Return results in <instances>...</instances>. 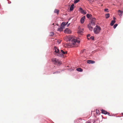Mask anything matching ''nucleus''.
Instances as JSON below:
<instances>
[{
	"label": "nucleus",
	"instance_id": "14",
	"mask_svg": "<svg viewBox=\"0 0 123 123\" xmlns=\"http://www.w3.org/2000/svg\"><path fill=\"white\" fill-rule=\"evenodd\" d=\"M85 21V16L83 17L80 19V22L81 23H83Z\"/></svg>",
	"mask_w": 123,
	"mask_h": 123
},
{
	"label": "nucleus",
	"instance_id": "42",
	"mask_svg": "<svg viewBox=\"0 0 123 123\" xmlns=\"http://www.w3.org/2000/svg\"><path fill=\"white\" fill-rule=\"evenodd\" d=\"M58 41H57V42H58Z\"/></svg>",
	"mask_w": 123,
	"mask_h": 123
},
{
	"label": "nucleus",
	"instance_id": "32",
	"mask_svg": "<svg viewBox=\"0 0 123 123\" xmlns=\"http://www.w3.org/2000/svg\"><path fill=\"white\" fill-rule=\"evenodd\" d=\"M60 73V72L57 71V72H54L53 73V74H55V73Z\"/></svg>",
	"mask_w": 123,
	"mask_h": 123
},
{
	"label": "nucleus",
	"instance_id": "13",
	"mask_svg": "<svg viewBox=\"0 0 123 123\" xmlns=\"http://www.w3.org/2000/svg\"><path fill=\"white\" fill-rule=\"evenodd\" d=\"M79 11L82 14H85V12L81 8H80L79 9Z\"/></svg>",
	"mask_w": 123,
	"mask_h": 123
},
{
	"label": "nucleus",
	"instance_id": "18",
	"mask_svg": "<svg viewBox=\"0 0 123 123\" xmlns=\"http://www.w3.org/2000/svg\"><path fill=\"white\" fill-rule=\"evenodd\" d=\"M61 53H62V54L63 56L64 55L66 54L67 53V51H64L63 50H61Z\"/></svg>",
	"mask_w": 123,
	"mask_h": 123
},
{
	"label": "nucleus",
	"instance_id": "1",
	"mask_svg": "<svg viewBox=\"0 0 123 123\" xmlns=\"http://www.w3.org/2000/svg\"><path fill=\"white\" fill-rule=\"evenodd\" d=\"M75 38V37L72 36L69 37V41L70 42L68 43V45L71 47H77L79 45L80 41H77Z\"/></svg>",
	"mask_w": 123,
	"mask_h": 123
},
{
	"label": "nucleus",
	"instance_id": "4",
	"mask_svg": "<svg viewBox=\"0 0 123 123\" xmlns=\"http://www.w3.org/2000/svg\"><path fill=\"white\" fill-rule=\"evenodd\" d=\"M52 61L55 64H57L58 66L60 65L62 63L61 61L55 58H53L52 59Z\"/></svg>",
	"mask_w": 123,
	"mask_h": 123
},
{
	"label": "nucleus",
	"instance_id": "6",
	"mask_svg": "<svg viewBox=\"0 0 123 123\" xmlns=\"http://www.w3.org/2000/svg\"><path fill=\"white\" fill-rule=\"evenodd\" d=\"M64 32L66 33L70 34L71 33V31L69 29L67 28L64 31Z\"/></svg>",
	"mask_w": 123,
	"mask_h": 123
},
{
	"label": "nucleus",
	"instance_id": "29",
	"mask_svg": "<svg viewBox=\"0 0 123 123\" xmlns=\"http://www.w3.org/2000/svg\"><path fill=\"white\" fill-rule=\"evenodd\" d=\"M108 9L107 8H105L104 9V11L106 12H108L109 11H108Z\"/></svg>",
	"mask_w": 123,
	"mask_h": 123
},
{
	"label": "nucleus",
	"instance_id": "35",
	"mask_svg": "<svg viewBox=\"0 0 123 123\" xmlns=\"http://www.w3.org/2000/svg\"><path fill=\"white\" fill-rule=\"evenodd\" d=\"M113 20H115V19H116V18L115 17H113Z\"/></svg>",
	"mask_w": 123,
	"mask_h": 123
},
{
	"label": "nucleus",
	"instance_id": "2",
	"mask_svg": "<svg viewBox=\"0 0 123 123\" xmlns=\"http://www.w3.org/2000/svg\"><path fill=\"white\" fill-rule=\"evenodd\" d=\"M75 38V37L72 36L69 37V41L70 42L68 43V45L71 47H77L79 45L80 41H77Z\"/></svg>",
	"mask_w": 123,
	"mask_h": 123
},
{
	"label": "nucleus",
	"instance_id": "19",
	"mask_svg": "<svg viewBox=\"0 0 123 123\" xmlns=\"http://www.w3.org/2000/svg\"><path fill=\"white\" fill-rule=\"evenodd\" d=\"M74 4H72L71 5V7L70 8V10L72 11L73 9L74 8Z\"/></svg>",
	"mask_w": 123,
	"mask_h": 123
},
{
	"label": "nucleus",
	"instance_id": "36",
	"mask_svg": "<svg viewBox=\"0 0 123 123\" xmlns=\"http://www.w3.org/2000/svg\"><path fill=\"white\" fill-rule=\"evenodd\" d=\"M87 39L88 40H89L90 39V38H89L88 37H87Z\"/></svg>",
	"mask_w": 123,
	"mask_h": 123
},
{
	"label": "nucleus",
	"instance_id": "31",
	"mask_svg": "<svg viewBox=\"0 0 123 123\" xmlns=\"http://www.w3.org/2000/svg\"><path fill=\"white\" fill-rule=\"evenodd\" d=\"M86 123H91V121L90 120H88L86 122Z\"/></svg>",
	"mask_w": 123,
	"mask_h": 123
},
{
	"label": "nucleus",
	"instance_id": "5",
	"mask_svg": "<svg viewBox=\"0 0 123 123\" xmlns=\"http://www.w3.org/2000/svg\"><path fill=\"white\" fill-rule=\"evenodd\" d=\"M92 26L91 25V24L90 23H89L88 25V27L89 30L91 31H92L93 30Z\"/></svg>",
	"mask_w": 123,
	"mask_h": 123
},
{
	"label": "nucleus",
	"instance_id": "30",
	"mask_svg": "<svg viewBox=\"0 0 123 123\" xmlns=\"http://www.w3.org/2000/svg\"><path fill=\"white\" fill-rule=\"evenodd\" d=\"M118 11H119L120 13H121V16H122V13H123V11H122L120 10H118Z\"/></svg>",
	"mask_w": 123,
	"mask_h": 123
},
{
	"label": "nucleus",
	"instance_id": "27",
	"mask_svg": "<svg viewBox=\"0 0 123 123\" xmlns=\"http://www.w3.org/2000/svg\"><path fill=\"white\" fill-rule=\"evenodd\" d=\"M90 39H91L92 40H94V37L93 36H91L90 37Z\"/></svg>",
	"mask_w": 123,
	"mask_h": 123
},
{
	"label": "nucleus",
	"instance_id": "8",
	"mask_svg": "<svg viewBox=\"0 0 123 123\" xmlns=\"http://www.w3.org/2000/svg\"><path fill=\"white\" fill-rule=\"evenodd\" d=\"M87 62L88 63L90 64H93L95 62V61L93 60H88L87 61Z\"/></svg>",
	"mask_w": 123,
	"mask_h": 123
},
{
	"label": "nucleus",
	"instance_id": "33",
	"mask_svg": "<svg viewBox=\"0 0 123 123\" xmlns=\"http://www.w3.org/2000/svg\"><path fill=\"white\" fill-rule=\"evenodd\" d=\"M91 36V35L90 34H88L87 36V37H90Z\"/></svg>",
	"mask_w": 123,
	"mask_h": 123
},
{
	"label": "nucleus",
	"instance_id": "23",
	"mask_svg": "<svg viewBox=\"0 0 123 123\" xmlns=\"http://www.w3.org/2000/svg\"><path fill=\"white\" fill-rule=\"evenodd\" d=\"M79 72H82V70L81 68H79L76 69Z\"/></svg>",
	"mask_w": 123,
	"mask_h": 123
},
{
	"label": "nucleus",
	"instance_id": "7",
	"mask_svg": "<svg viewBox=\"0 0 123 123\" xmlns=\"http://www.w3.org/2000/svg\"><path fill=\"white\" fill-rule=\"evenodd\" d=\"M54 49L55 50V52L57 54L59 52V49H58L57 47H56V46H55L54 47Z\"/></svg>",
	"mask_w": 123,
	"mask_h": 123
},
{
	"label": "nucleus",
	"instance_id": "38",
	"mask_svg": "<svg viewBox=\"0 0 123 123\" xmlns=\"http://www.w3.org/2000/svg\"><path fill=\"white\" fill-rule=\"evenodd\" d=\"M79 120V119H77L76 121H78Z\"/></svg>",
	"mask_w": 123,
	"mask_h": 123
},
{
	"label": "nucleus",
	"instance_id": "44",
	"mask_svg": "<svg viewBox=\"0 0 123 123\" xmlns=\"http://www.w3.org/2000/svg\"><path fill=\"white\" fill-rule=\"evenodd\" d=\"M122 114L123 115V113Z\"/></svg>",
	"mask_w": 123,
	"mask_h": 123
},
{
	"label": "nucleus",
	"instance_id": "3",
	"mask_svg": "<svg viewBox=\"0 0 123 123\" xmlns=\"http://www.w3.org/2000/svg\"><path fill=\"white\" fill-rule=\"evenodd\" d=\"M101 30V28L100 26L97 25L93 29V31L95 34H98Z\"/></svg>",
	"mask_w": 123,
	"mask_h": 123
},
{
	"label": "nucleus",
	"instance_id": "17",
	"mask_svg": "<svg viewBox=\"0 0 123 123\" xmlns=\"http://www.w3.org/2000/svg\"><path fill=\"white\" fill-rule=\"evenodd\" d=\"M84 31V29H82L81 30H80L79 31H78V33H80V34H82V33H83V31Z\"/></svg>",
	"mask_w": 123,
	"mask_h": 123
},
{
	"label": "nucleus",
	"instance_id": "37",
	"mask_svg": "<svg viewBox=\"0 0 123 123\" xmlns=\"http://www.w3.org/2000/svg\"><path fill=\"white\" fill-rule=\"evenodd\" d=\"M95 120L93 121V123H95Z\"/></svg>",
	"mask_w": 123,
	"mask_h": 123
},
{
	"label": "nucleus",
	"instance_id": "40",
	"mask_svg": "<svg viewBox=\"0 0 123 123\" xmlns=\"http://www.w3.org/2000/svg\"><path fill=\"white\" fill-rule=\"evenodd\" d=\"M121 16H121V14H120V16L121 17Z\"/></svg>",
	"mask_w": 123,
	"mask_h": 123
},
{
	"label": "nucleus",
	"instance_id": "10",
	"mask_svg": "<svg viewBox=\"0 0 123 123\" xmlns=\"http://www.w3.org/2000/svg\"><path fill=\"white\" fill-rule=\"evenodd\" d=\"M57 55L58 56L61 57H63L64 56L62 54V53H61V51L60 52H59L58 53L57 55Z\"/></svg>",
	"mask_w": 123,
	"mask_h": 123
},
{
	"label": "nucleus",
	"instance_id": "16",
	"mask_svg": "<svg viewBox=\"0 0 123 123\" xmlns=\"http://www.w3.org/2000/svg\"><path fill=\"white\" fill-rule=\"evenodd\" d=\"M92 15L90 14H87L86 15V17L89 19H90L91 18Z\"/></svg>",
	"mask_w": 123,
	"mask_h": 123
},
{
	"label": "nucleus",
	"instance_id": "41",
	"mask_svg": "<svg viewBox=\"0 0 123 123\" xmlns=\"http://www.w3.org/2000/svg\"><path fill=\"white\" fill-rule=\"evenodd\" d=\"M58 43H60V42H59L58 41Z\"/></svg>",
	"mask_w": 123,
	"mask_h": 123
},
{
	"label": "nucleus",
	"instance_id": "11",
	"mask_svg": "<svg viewBox=\"0 0 123 123\" xmlns=\"http://www.w3.org/2000/svg\"><path fill=\"white\" fill-rule=\"evenodd\" d=\"M68 23V22H67L66 23L65 22H63L61 24V26L64 28V26L66 25Z\"/></svg>",
	"mask_w": 123,
	"mask_h": 123
},
{
	"label": "nucleus",
	"instance_id": "25",
	"mask_svg": "<svg viewBox=\"0 0 123 123\" xmlns=\"http://www.w3.org/2000/svg\"><path fill=\"white\" fill-rule=\"evenodd\" d=\"M54 34V32H51L50 33L49 35L50 36H52Z\"/></svg>",
	"mask_w": 123,
	"mask_h": 123
},
{
	"label": "nucleus",
	"instance_id": "24",
	"mask_svg": "<svg viewBox=\"0 0 123 123\" xmlns=\"http://www.w3.org/2000/svg\"><path fill=\"white\" fill-rule=\"evenodd\" d=\"M96 20V18H92L91 19V21L95 22Z\"/></svg>",
	"mask_w": 123,
	"mask_h": 123
},
{
	"label": "nucleus",
	"instance_id": "43",
	"mask_svg": "<svg viewBox=\"0 0 123 123\" xmlns=\"http://www.w3.org/2000/svg\"><path fill=\"white\" fill-rule=\"evenodd\" d=\"M54 25V24H53V25Z\"/></svg>",
	"mask_w": 123,
	"mask_h": 123
},
{
	"label": "nucleus",
	"instance_id": "28",
	"mask_svg": "<svg viewBox=\"0 0 123 123\" xmlns=\"http://www.w3.org/2000/svg\"><path fill=\"white\" fill-rule=\"evenodd\" d=\"M79 1V0H74V3H76L78 2Z\"/></svg>",
	"mask_w": 123,
	"mask_h": 123
},
{
	"label": "nucleus",
	"instance_id": "39",
	"mask_svg": "<svg viewBox=\"0 0 123 123\" xmlns=\"http://www.w3.org/2000/svg\"><path fill=\"white\" fill-rule=\"evenodd\" d=\"M86 12L85 11V14H86Z\"/></svg>",
	"mask_w": 123,
	"mask_h": 123
},
{
	"label": "nucleus",
	"instance_id": "15",
	"mask_svg": "<svg viewBox=\"0 0 123 123\" xmlns=\"http://www.w3.org/2000/svg\"><path fill=\"white\" fill-rule=\"evenodd\" d=\"M115 22L116 21L115 20H112L111 23L110 24V25L111 26H113L115 23Z\"/></svg>",
	"mask_w": 123,
	"mask_h": 123
},
{
	"label": "nucleus",
	"instance_id": "9",
	"mask_svg": "<svg viewBox=\"0 0 123 123\" xmlns=\"http://www.w3.org/2000/svg\"><path fill=\"white\" fill-rule=\"evenodd\" d=\"M102 112V113L105 115H106L107 114V112L106 111L102 109L101 110Z\"/></svg>",
	"mask_w": 123,
	"mask_h": 123
},
{
	"label": "nucleus",
	"instance_id": "34",
	"mask_svg": "<svg viewBox=\"0 0 123 123\" xmlns=\"http://www.w3.org/2000/svg\"><path fill=\"white\" fill-rule=\"evenodd\" d=\"M107 115H108V116H110V113H109V112H107Z\"/></svg>",
	"mask_w": 123,
	"mask_h": 123
},
{
	"label": "nucleus",
	"instance_id": "21",
	"mask_svg": "<svg viewBox=\"0 0 123 123\" xmlns=\"http://www.w3.org/2000/svg\"><path fill=\"white\" fill-rule=\"evenodd\" d=\"M59 10L57 9H55L54 12L55 13H57V14H59Z\"/></svg>",
	"mask_w": 123,
	"mask_h": 123
},
{
	"label": "nucleus",
	"instance_id": "26",
	"mask_svg": "<svg viewBox=\"0 0 123 123\" xmlns=\"http://www.w3.org/2000/svg\"><path fill=\"white\" fill-rule=\"evenodd\" d=\"M117 25H118V24H115L113 26V28L114 29H115L117 27Z\"/></svg>",
	"mask_w": 123,
	"mask_h": 123
},
{
	"label": "nucleus",
	"instance_id": "12",
	"mask_svg": "<svg viewBox=\"0 0 123 123\" xmlns=\"http://www.w3.org/2000/svg\"><path fill=\"white\" fill-rule=\"evenodd\" d=\"M63 29H64V28L61 26L60 27L58 28V31H63Z\"/></svg>",
	"mask_w": 123,
	"mask_h": 123
},
{
	"label": "nucleus",
	"instance_id": "22",
	"mask_svg": "<svg viewBox=\"0 0 123 123\" xmlns=\"http://www.w3.org/2000/svg\"><path fill=\"white\" fill-rule=\"evenodd\" d=\"M105 15L106 16V18H107L110 17V14L109 13H107L105 14Z\"/></svg>",
	"mask_w": 123,
	"mask_h": 123
},
{
	"label": "nucleus",
	"instance_id": "20",
	"mask_svg": "<svg viewBox=\"0 0 123 123\" xmlns=\"http://www.w3.org/2000/svg\"><path fill=\"white\" fill-rule=\"evenodd\" d=\"M90 23L91 24V25L92 26H94L95 25V22L91 21Z\"/></svg>",
	"mask_w": 123,
	"mask_h": 123
}]
</instances>
